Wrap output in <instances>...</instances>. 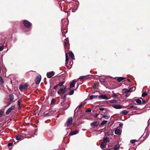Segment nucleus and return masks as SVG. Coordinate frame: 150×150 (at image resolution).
<instances>
[{"label": "nucleus", "mask_w": 150, "mask_h": 150, "mask_svg": "<svg viewBox=\"0 0 150 150\" xmlns=\"http://www.w3.org/2000/svg\"><path fill=\"white\" fill-rule=\"evenodd\" d=\"M66 26L65 25L64 26H63V27H62V33L63 35L66 37V36H65V34L67 33V31L66 29Z\"/></svg>", "instance_id": "0eeeda50"}, {"label": "nucleus", "mask_w": 150, "mask_h": 150, "mask_svg": "<svg viewBox=\"0 0 150 150\" xmlns=\"http://www.w3.org/2000/svg\"><path fill=\"white\" fill-rule=\"evenodd\" d=\"M112 97H113L114 98H116L117 97V95L115 93H113L112 94Z\"/></svg>", "instance_id": "58836bf2"}, {"label": "nucleus", "mask_w": 150, "mask_h": 150, "mask_svg": "<svg viewBox=\"0 0 150 150\" xmlns=\"http://www.w3.org/2000/svg\"><path fill=\"white\" fill-rule=\"evenodd\" d=\"M65 81H63L59 83L57 85L58 86H62V87H64V85H63V84L64 83Z\"/></svg>", "instance_id": "7c9ffc66"}, {"label": "nucleus", "mask_w": 150, "mask_h": 150, "mask_svg": "<svg viewBox=\"0 0 150 150\" xmlns=\"http://www.w3.org/2000/svg\"><path fill=\"white\" fill-rule=\"evenodd\" d=\"M75 83L76 82L75 81H73L70 84L69 88V90H70L72 88L74 87Z\"/></svg>", "instance_id": "ddd939ff"}, {"label": "nucleus", "mask_w": 150, "mask_h": 150, "mask_svg": "<svg viewBox=\"0 0 150 150\" xmlns=\"http://www.w3.org/2000/svg\"><path fill=\"white\" fill-rule=\"evenodd\" d=\"M58 86L57 85H55V86H54V87L53 89H56V88H57V87Z\"/></svg>", "instance_id": "4d7b16f0"}, {"label": "nucleus", "mask_w": 150, "mask_h": 150, "mask_svg": "<svg viewBox=\"0 0 150 150\" xmlns=\"http://www.w3.org/2000/svg\"><path fill=\"white\" fill-rule=\"evenodd\" d=\"M115 133L116 134L118 135L120 134V131L119 129H116L115 132Z\"/></svg>", "instance_id": "5701e85b"}, {"label": "nucleus", "mask_w": 150, "mask_h": 150, "mask_svg": "<svg viewBox=\"0 0 150 150\" xmlns=\"http://www.w3.org/2000/svg\"><path fill=\"white\" fill-rule=\"evenodd\" d=\"M59 94L60 95V98L62 99L66 98L67 97V96L68 95L67 94Z\"/></svg>", "instance_id": "dca6fc26"}, {"label": "nucleus", "mask_w": 150, "mask_h": 150, "mask_svg": "<svg viewBox=\"0 0 150 150\" xmlns=\"http://www.w3.org/2000/svg\"><path fill=\"white\" fill-rule=\"evenodd\" d=\"M128 112L126 110H123L120 113L121 114H122L124 115H127L128 113Z\"/></svg>", "instance_id": "cd10ccee"}, {"label": "nucleus", "mask_w": 150, "mask_h": 150, "mask_svg": "<svg viewBox=\"0 0 150 150\" xmlns=\"http://www.w3.org/2000/svg\"><path fill=\"white\" fill-rule=\"evenodd\" d=\"M62 102H65V101H66V98H64V99H62Z\"/></svg>", "instance_id": "680f3d73"}, {"label": "nucleus", "mask_w": 150, "mask_h": 150, "mask_svg": "<svg viewBox=\"0 0 150 150\" xmlns=\"http://www.w3.org/2000/svg\"><path fill=\"white\" fill-rule=\"evenodd\" d=\"M106 145V144L102 142L100 144V147L102 149L104 148Z\"/></svg>", "instance_id": "393cba45"}, {"label": "nucleus", "mask_w": 150, "mask_h": 150, "mask_svg": "<svg viewBox=\"0 0 150 150\" xmlns=\"http://www.w3.org/2000/svg\"><path fill=\"white\" fill-rule=\"evenodd\" d=\"M73 118L72 117H70L68 119L66 122L67 125V126H69L71 125L72 123Z\"/></svg>", "instance_id": "39448f33"}, {"label": "nucleus", "mask_w": 150, "mask_h": 150, "mask_svg": "<svg viewBox=\"0 0 150 150\" xmlns=\"http://www.w3.org/2000/svg\"><path fill=\"white\" fill-rule=\"evenodd\" d=\"M132 89L131 88H130L129 90H128V92H130L132 91Z\"/></svg>", "instance_id": "13d9d810"}, {"label": "nucleus", "mask_w": 150, "mask_h": 150, "mask_svg": "<svg viewBox=\"0 0 150 150\" xmlns=\"http://www.w3.org/2000/svg\"><path fill=\"white\" fill-rule=\"evenodd\" d=\"M93 98H94V96L93 95H91L89 97V99L90 100L92 99Z\"/></svg>", "instance_id": "8fccbe9b"}, {"label": "nucleus", "mask_w": 150, "mask_h": 150, "mask_svg": "<svg viewBox=\"0 0 150 150\" xmlns=\"http://www.w3.org/2000/svg\"><path fill=\"white\" fill-rule=\"evenodd\" d=\"M18 109H20V100L18 101Z\"/></svg>", "instance_id": "e433bc0d"}, {"label": "nucleus", "mask_w": 150, "mask_h": 150, "mask_svg": "<svg viewBox=\"0 0 150 150\" xmlns=\"http://www.w3.org/2000/svg\"><path fill=\"white\" fill-rule=\"evenodd\" d=\"M74 91L73 90H71L69 92V95H72L74 93Z\"/></svg>", "instance_id": "4c0bfd02"}, {"label": "nucleus", "mask_w": 150, "mask_h": 150, "mask_svg": "<svg viewBox=\"0 0 150 150\" xmlns=\"http://www.w3.org/2000/svg\"><path fill=\"white\" fill-rule=\"evenodd\" d=\"M23 137L22 135H19L16 136V139L17 140H21Z\"/></svg>", "instance_id": "bb28decb"}, {"label": "nucleus", "mask_w": 150, "mask_h": 150, "mask_svg": "<svg viewBox=\"0 0 150 150\" xmlns=\"http://www.w3.org/2000/svg\"><path fill=\"white\" fill-rule=\"evenodd\" d=\"M99 123V122L97 121L93 122L91 124V126H93L94 127H97L98 126Z\"/></svg>", "instance_id": "9b49d317"}, {"label": "nucleus", "mask_w": 150, "mask_h": 150, "mask_svg": "<svg viewBox=\"0 0 150 150\" xmlns=\"http://www.w3.org/2000/svg\"><path fill=\"white\" fill-rule=\"evenodd\" d=\"M13 143L10 142V143H8V147H10V146H12L13 145Z\"/></svg>", "instance_id": "49530a36"}, {"label": "nucleus", "mask_w": 150, "mask_h": 150, "mask_svg": "<svg viewBox=\"0 0 150 150\" xmlns=\"http://www.w3.org/2000/svg\"><path fill=\"white\" fill-rule=\"evenodd\" d=\"M41 79V76L40 75H39L37 76L35 79V82L36 85L39 84Z\"/></svg>", "instance_id": "20e7f679"}, {"label": "nucleus", "mask_w": 150, "mask_h": 150, "mask_svg": "<svg viewBox=\"0 0 150 150\" xmlns=\"http://www.w3.org/2000/svg\"><path fill=\"white\" fill-rule=\"evenodd\" d=\"M50 116V115L48 113H47L46 114H45L44 115V117H47L48 116Z\"/></svg>", "instance_id": "a18cd8bd"}, {"label": "nucleus", "mask_w": 150, "mask_h": 150, "mask_svg": "<svg viewBox=\"0 0 150 150\" xmlns=\"http://www.w3.org/2000/svg\"><path fill=\"white\" fill-rule=\"evenodd\" d=\"M65 55H66V63H65V64H66V65H67V64L68 61L69 60V57H68V56L67 53H66Z\"/></svg>", "instance_id": "a878e982"}, {"label": "nucleus", "mask_w": 150, "mask_h": 150, "mask_svg": "<svg viewBox=\"0 0 150 150\" xmlns=\"http://www.w3.org/2000/svg\"><path fill=\"white\" fill-rule=\"evenodd\" d=\"M123 125V124L122 123H120L119 124V127H121Z\"/></svg>", "instance_id": "603ef678"}, {"label": "nucleus", "mask_w": 150, "mask_h": 150, "mask_svg": "<svg viewBox=\"0 0 150 150\" xmlns=\"http://www.w3.org/2000/svg\"><path fill=\"white\" fill-rule=\"evenodd\" d=\"M4 82L2 77L0 76V83H3Z\"/></svg>", "instance_id": "c9c22d12"}, {"label": "nucleus", "mask_w": 150, "mask_h": 150, "mask_svg": "<svg viewBox=\"0 0 150 150\" xmlns=\"http://www.w3.org/2000/svg\"><path fill=\"white\" fill-rule=\"evenodd\" d=\"M129 109H132V110H136L137 109V107L136 106L131 105L129 106Z\"/></svg>", "instance_id": "f3484780"}, {"label": "nucleus", "mask_w": 150, "mask_h": 150, "mask_svg": "<svg viewBox=\"0 0 150 150\" xmlns=\"http://www.w3.org/2000/svg\"><path fill=\"white\" fill-rule=\"evenodd\" d=\"M127 80L129 82H130V80H131L130 79H127Z\"/></svg>", "instance_id": "69168bd1"}, {"label": "nucleus", "mask_w": 150, "mask_h": 150, "mask_svg": "<svg viewBox=\"0 0 150 150\" xmlns=\"http://www.w3.org/2000/svg\"><path fill=\"white\" fill-rule=\"evenodd\" d=\"M69 55L70 57L72 59L74 58V55L73 53L71 51H70L69 53Z\"/></svg>", "instance_id": "412c9836"}, {"label": "nucleus", "mask_w": 150, "mask_h": 150, "mask_svg": "<svg viewBox=\"0 0 150 150\" xmlns=\"http://www.w3.org/2000/svg\"><path fill=\"white\" fill-rule=\"evenodd\" d=\"M88 77L86 76H81L80 77L79 79L81 80H86L88 79Z\"/></svg>", "instance_id": "a211bd4d"}, {"label": "nucleus", "mask_w": 150, "mask_h": 150, "mask_svg": "<svg viewBox=\"0 0 150 150\" xmlns=\"http://www.w3.org/2000/svg\"><path fill=\"white\" fill-rule=\"evenodd\" d=\"M86 112H91V110L90 109H88L86 111Z\"/></svg>", "instance_id": "09e8293b"}, {"label": "nucleus", "mask_w": 150, "mask_h": 150, "mask_svg": "<svg viewBox=\"0 0 150 150\" xmlns=\"http://www.w3.org/2000/svg\"><path fill=\"white\" fill-rule=\"evenodd\" d=\"M99 98L106 100H107L108 99L107 96H106L105 95H104L103 94H101L99 96Z\"/></svg>", "instance_id": "4468645a"}, {"label": "nucleus", "mask_w": 150, "mask_h": 150, "mask_svg": "<svg viewBox=\"0 0 150 150\" xmlns=\"http://www.w3.org/2000/svg\"><path fill=\"white\" fill-rule=\"evenodd\" d=\"M65 42H64V46L65 49H69V39L67 38L65 39Z\"/></svg>", "instance_id": "7ed1b4c3"}, {"label": "nucleus", "mask_w": 150, "mask_h": 150, "mask_svg": "<svg viewBox=\"0 0 150 150\" xmlns=\"http://www.w3.org/2000/svg\"><path fill=\"white\" fill-rule=\"evenodd\" d=\"M4 113V111L1 110H0V116L1 117H2L3 116V114Z\"/></svg>", "instance_id": "37998d69"}, {"label": "nucleus", "mask_w": 150, "mask_h": 150, "mask_svg": "<svg viewBox=\"0 0 150 150\" xmlns=\"http://www.w3.org/2000/svg\"><path fill=\"white\" fill-rule=\"evenodd\" d=\"M113 149V148L111 146H108V147L106 148L105 150H112Z\"/></svg>", "instance_id": "473e14b6"}, {"label": "nucleus", "mask_w": 150, "mask_h": 150, "mask_svg": "<svg viewBox=\"0 0 150 150\" xmlns=\"http://www.w3.org/2000/svg\"><path fill=\"white\" fill-rule=\"evenodd\" d=\"M68 89L69 90V88H67L66 86L65 87L64 86V87L59 89L57 93L58 94H64Z\"/></svg>", "instance_id": "f257e3e1"}, {"label": "nucleus", "mask_w": 150, "mask_h": 150, "mask_svg": "<svg viewBox=\"0 0 150 150\" xmlns=\"http://www.w3.org/2000/svg\"><path fill=\"white\" fill-rule=\"evenodd\" d=\"M125 78L122 77H118L117 79V80L119 82H121L122 81L125 79Z\"/></svg>", "instance_id": "4be33fe9"}, {"label": "nucleus", "mask_w": 150, "mask_h": 150, "mask_svg": "<svg viewBox=\"0 0 150 150\" xmlns=\"http://www.w3.org/2000/svg\"><path fill=\"white\" fill-rule=\"evenodd\" d=\"M55 101V100L53 98L52 99L51 101V104H54Z\"/></svg>", "instance_id": "de8ad7c7"}, {"label": "nucleus", "mask_w": 150, "mask_h": 150, "mask_svg": "<svg viewBox=\"0 0 150 150\" xmlns=\"http://www.w3.org/2000/svg\"><path fill=\"white\" fill-rule=\"evenodd\" d=\"M59 5H61V2L59 3Z\"/></svg>", "instance_id": "774afa93"}, {"label": "nucleus", "mask_w": 150, "mask_h": 150, "mask_svg": "<svg viewBox=\"0 0 150 150\" xmlns=\"http://www.w3.org/2000/svg\"><path fill=\"white\" fill-rule=\"evenodd\" d=\"M137 140L136 139L134 140H131L130 141V142L132 144H134V143L135 142H137Z\"/></svg>", "instance_id": "ea45409f"}, {"label": "nucleus", "mask_w": 150, "mask_h": 150, "mask_svg": "<svg viewBox=\"0 0 150 150\" xmlns=\"http://www.w3.org/2000/svg\"><path fill=\"white\" fill-rule=\"evenodd\" d=\"M98 114L96 113L94 117L95 118H96V117H98Z\"/></svg>", "instance_id": "864d4df0"}, {"label": "nucleus", "mask_w": 150, "mask_h": 150, "mask_svg": "<svg viewBox=\"0 0 150 150\" xmlns=\"http://www.w3.org/2000/svg\"><path fill=\"white\" fill-rule=\"evenodd\" d=\"M128 90L126 88H125L123 89V92L124 93H129V92H128Z\"/></svg>", "instance_id": "a19ab883"}, {"label": "nucleus", "mask_w": 150, "mask_h": 150, "mask_svg": "<svg viewBox=\"0 0 150 150\" xmlns=\"http://www.w3.org/2000/svg\"><path fill=\"white\" fill-rule=\"evenodd\" d=\"M100 82H104V80L103 79H100Z\"/></svg>", "instance_id": "bf43d9fd"}, {"label": "nucleus", "mask_w": 150, "mask_h": 150, "mask_svg": "<svg viewBox=\"0 0 150 150\" xmlns=\"http://www.w3.org/2000/svg\"><path fill=\"white\" fill-rule=\"evenodd\" d=\"M146 103V102L145 100H142V104H145Z\"/></svg>", "instance_id": "3c124183"}, {"label": "nucleus", "mask_w": 150, "mask_h": 150, "mask_svg": "<svg viewBox=\"0 0 150 150\" xmlns=\"http://www.w3.org/2000/svg\"><path fill=\"white\" fill-rule=\"evenodd\" d=\"M79 131L78 130H76L74 132H70L69 135H72L76 134L79 133Z\"/></svg>", "instance_id": "2eb2a0df"}, {"label": "nucleus", "mask_w": 150, "mask_h": 150, "mask_svg": "<svg viewBox=\"0 0 150 150\" xmlns=\"http://www.w3.org/2000/svg\"><path fill=\"white\" fill-rule=\"evenodd\" d=\"M28 86V85L27 83H25L24 85H23L22 84H20L19 85V89L20 90L25 89L27 88Z\"/></svg>", "instance_id": "423d86ee"}, {"label": "nucleus", "mask_w": 150, "mask_h": 150, "mask_svg": "<svg viewBox=\"0 0 150 150\" xmlns=\"http://www.w3.org/2000/svg\"><path fill=\"white\" fill-rule=\"evenodd\" d=\"M103 117L107 119H108L110 117L109 116L105 115H103Z\"/></svg>", "instance_id": "79ce46f5"}, {"label": "nucleus", "mask_w": 150, "mask_h": 150, "mask_svg": "<svg viewBox=\"0 0 150 150\" xmlns=\"http://www.w3.org/2000/svg\"><path fill=\"white\" fill-rule=\"evenodd\" d=\"M97 96H94V98H96L97 97Z\"/></svg>", "instance_id": "338daca9"}, {"label": "nucleus", "mask_w": 150, "mask_h": 150, "mask_svg": "<svg viewBox=\"0 0 150 150\" xmlns=\"http://www.w3.org/2000/svg\"><path fill=\"white\" fill-rule=\"evenodd\" d=\"M61 104L62 106H63L64 109L65 110L67 109L69 107V106H70V104L69 103H68V107L64 106L65 105H67V103H65V102H62V101L61 102Z\"/></svg>", "instance_id": "1a4fd4ad"}, {"label": "nucleus", "mask_w": 150, "mask_h": 150, "mask_svg": "<svg viewBox=\"0 0 150 150\" xmlns=\"http://www.w3.org/2000/svg\"><path fill=\"white\" fill-rule=\"evenodd\" d=\"M104 110V108H100L99 109V110L100 111L103 110Z\"/></svg>", "instance_id": "052dcab7"}, {"label": "nucleus", "mask_w": 150, "mask_h": 150, "mask_svg": "<svg viewBox=\"0 0 150 150\" xmlns=\"http://www.w3.org/2000/svg\"><path fill=\"white\" fill-rule=\"evenodd\" d=\"M82 104H80V105H79L78 107L77 108H78V109H79L80 108H81L82 107Z\"/></svg>", "instance_id": "6e6d98bb"}, {"label": "nucleus", "mask_w": 150, "mask_h": 150, "mask_svg": "<svg viewBox=\"0 0 150 150\" xmlns=\"http://www.w3.org/2000/svg\"><path fill=\"white\" fill-rule=\"evenodd\" d=\"M107 122V121L106 120H103V121L100 124L101 125H103L104 124H106Z\"/></svg>", "instance_id": "72a5a7b5"}, {"label": "nucleus", "mask_w": 150, "mask_h": 150, "mask_svg": "<svg viewBox=\"0 0 150 150\" xmlns=\"http://www.w3.org/2000/svg\"><path fill=\"white\" fill-rule=\"evenodd\" d=\"M4 49V45H2L0 46V51H2Z\"/></svg>", "instance_id": "c03bdc74"}, {"label": "nucleus", "mask_w": 150, "mask_h": 150, "mask_svg": "<svg viewBox=\"0 0 150 150\" xmlns=\"http://www.w3.org/2000/svg\"><path fill=\"white\" fill-rule=\"evenodd\" d=\"M23 23L24 26L27 28H29L32 25L31 23L26 20H24L23 21Z\"/></svg>", "instance_id": "f03ea898"}, {"label": "nucleus", "mask_w": 150, "mask_h": 150, "mask_svg": "<svg viewBox=\"0 0 150 150\" xmlns=\"http://www.w3.org/2000/svg\"><path fill=\"white\" fill-rule=\"evenodd\" d=\"M9 98L10 101H13V100L14 99V96L13 94H11L9 96Z\"/></svg>", "instance_id": "aec40b11"}, {"label": "nucleus", "mask_w": 150, "mask_h": 150, "mask_svg": "<svg viewBox=\"0 0 150 150\" xmlns=\"http://www.w3.org/2000/svg\"><path fill=\"white\" fill-rule=\"evenodd\" d=\"M112 106L116 109H120L122 108V106L120 105H113Z\"/></svg>", "instance_id": "f8f14e48"}, {"label": "nucleus", "mask_w": 150, "mask_h": 150, "mask_svg": "<svg viewBox=\"0 0 150 150\" xmlns=\"http://www.w3.org/2000/svg\"><path fill=\"white\" fill-rule=\"evenodd\" d=\"M93 87L94 88H96V84L94 85H93Z\"/></svg>", "instance_id": "0e129e2a"}, {"label": "nucleus", "mask_w": 150, "mask_h": 150, "mask_svg": "<svg viewBox=\"0 0 150 150\" xmlns=\"http://www.w3.org/2000/svg\"><path fill=\"white\" fill-rule=\"evenodd\" d=\"M109 141V139L107 137H105L103 139V142L106 144L107 142H108Z\"/></svg>", "instance_id": "6ab92c4d"}, {"label": "nucleus", "mask_w": 150, "mask_h": 150, "mask_svg": "<svg viewBox=\"0 0 150 150\" xmlns=\"http://www.w3.org/2000/svg\"><path fill=\"white\" fill-rule=\"evenodd\" d=\"M120 147V146L119 145L116 144L114 146V150H117V149H118Z\"/></svg>", "instance_id": "b1692460"}, {"label": "nucleus", "mask_w": 150, "mask_h": 150, "mask_svg": "<svg viewBox=\"0 0 150 150\" xmlns=\"http://www.w3.org/2000/svg\"><path fill=\"white\" fill-rule=\"evenodd\" d=\"M103 112L104 113V115H106L107 114V112L106 111H105V112Z\"/></svg>", "instance_id": "e2e57ef3"}, {"label": "nucleus", "mask_w": 150, "mask_h": 150, "mask_svg": "<svg viewBox=\"0 0 150 150\" xmlns=\"http://www.w3.org/2000/svg\"><path fill=\"white\" fill-rule=\"evenodd\" d=\"M134 100L136 102V103H138L139 104H140L142 103V101L140 99H134Z\"/></svg>", "instance_id": "c85d7f7f"}, {"label": "nucleus", "mask_w": 150, "mask_h": 150, "mask_svg": "<svg viewBox=\"0 0 150 150\" xmlns=\"http://www.w3.org/2000/svg\"><path fill=\"white\" fill-rule=\"evenodd\" d=\"M13 102V101H10V102H7V105H6L5 106V107H8V106H9Z\"/></svg>", "instance_id": "2f4dec72"}, {"label": "nucleus", "mask_w": 150, "mask_h": 150, "mask_svg": "<svg viewBox=\"0 0 150 150\" xmlns=\"http://www.w3.org/2000/svg\"><path fill=\"white\" fill-rule=\"evenodd\" d=\"M148 95V94L145 92H143L142 94V96L145 97Z\"/></svg>", "instance_id": "f704fd0d"}, {"label": "nucleus", "mask_w": 150, "mask_h": 150, "mask_svg": "<svg viewBox=\"0 0 150 150\" xmlns=\"http://www.w3.org/2000/svg\"><path fill=\"white\" fill-rule=\"evenodd\" d=\"M130 95L129 94H128V93H127L125 95V97H128L129 95Z\"/></svg>", "instance_id": "5fc2aeb1"}, {"label": "nucleus", "mask_w": 150, "mask_h": 150, "mask_svg": "<svg viewBox=\"0 0 150 150\" xmlns=\"http://www.w3.org/2000/svg\"><path fill=\"white\" fill-rule=\"evenodd\" d=\"M54 74V71H51L47 72V76L48 78H50L53 76Z\"/></svg>", "instance_id": "9d476101"}, {"label": "nucleus", "mask_w": 150, "mask_h": 150, "mask_svg": "<svg viewBox=\"0 0 150 150\" xmlns=\"http://www.w3.org/2000/svg\"><path fill=\"white\" fill-rule=\"evenodd\" d=\"M15 108V105L12 106L11 107L9 108L6 111V115H8L11 112L12 110H14Z\"/></svg>", "instance_id": "6e6552de"}, {"label": "nucleus", "mask_w": 150, "mask_h": 150, "mask_svg": "<svg viewBox=\"0 0 150 150\" xmlns=\"http://www.w3.org/2000/svg\"><path fill=\"white\" fill-rule=\"evenodd\" d=\"M117 100H116L114 99L111 100L109 101V102L111 103H117Z\"/></svg>", "instance_id": "c756f323"}]
</instances>
